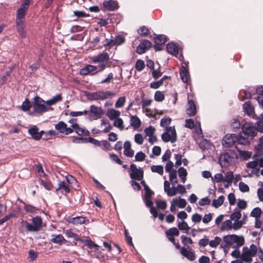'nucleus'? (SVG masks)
I'll list each match as a JSON object with an SVG mask.
<instances>
[{
    "instance_id": "f257e3e1",
    "label": "nucleus",
    "mask_w": 263,
    "mask_h": 263,
    "mask_svg": "<svg viewBox=\"0 0 263 263\" xmlns=\"http://www.w3.org/2000/svg\"><path fill=\"white\" fill-rule=\"evenodd\" d=\"M257 251V247L254 244H252L250 246V249L247 247H243L242 253L240 256V259L246 262L250 263L252 261V258L256 256Z\"/></svg>"
},
{
    "instance_id": "f03ea898",
    "label": "nucleus",
    "mask_w": 263,
    "mask_h": 263,
    "mask_svg": "<svg viewBox=\"0 0 263 263\" xmlns=\"http://www.w3.org/2000/svg\"><path fill=\"white\" fill-rule=\"evenodd\" d=\"M237 154L234 151L229 150L219 157V162L221 166H228L234 162Z\"/></svg>"
},
{
    "instance_id": "7ed1b4c3",
    "label": "nucleus",
    "mask_w": 263,
    "mask_h": 263,
    "mask_svg": "<svg viewBox=\"0 0 263 263\" xmlns=\"http://www.w3.org/2000/svg\"><path fill=\"white\" fill-rule=\"evenodd\" d=\"M46 101L38 96H36L33 99L32 107L35 113L42 115L47 112Z\"/></svg>"
},
{
    "instance_id": "20e7f679",
    "label": "nucleus",
    "mask_w": 263,
    "mask_h": 263,
    "mask_svg": "<svg viewBox=\"0 0 263 263\" xmlns=\"http://www.w3.org/2000/svg\"><path fill=\"white\" fill-rule=\"evenodd\" d=\"M31 0H24L16 12L15 22H25V17L27 14Z\"/></svg>"
},
{
    "instance_id": "39448f33",
    "label": "nucleus",
    "mask_w": 263,
    "mask_h": 263,
    "mask_svg": "<svg viewBox=\"0 0 263 263\" xmlns=\"http://www.w3.org/2000/svg\"><path fill=\"white\" fill-rule=\"evenodd\" d=\"M165 132L161 135V138L164 142L171 141L174 143L177 141V136L175 126L166 127Z\"/></svg>"
},
{
    "instance_id": "423d86ee",
    "label": "nucleus",
    "mask_w": 263,
    "mask_h": 263,
    "mask_svg": "<svg viewBox=\"0 0 263 263\" xmlns=\"http://www.w3.org/2000/svg\"><path fill=\"white\" fill-rule=\"evenodd\" d=\"M26 228L29 232L38 231L42 227V219L40 216H36L32 218V223L25 222Z\"/></svg>"
},
{
    "instance_id": "0eeeda50",
    "label": "nucleus",
    "mask_w": 263,
    "mask_h": 263,
    "mask_svg": "<svg viewBox=\"0 0 263 263\" xmlns=\"http://www.w3.org/2000/svg\"><path fill=\"white\" fill-rule=\"evenodd\" d=\"M131 173L130 177L133 180H141L143 178V171L141 168H138L135 164H132L130 166Z\"/></svg>"
},
{
    "instance_id": "6e6552de",
    "label": "nucleus",
    "mask_w": 263,
    "mask_h": 263,
    "mask_svg": "<svg viewBox=\"0 0 263 263\" xmlns=\"http://www.w3.org/2000/svg\"><path fill=\"white\" fill-rule=\"evenodd\" d=\"M237 135L235 134H227L223 138L222 143L223 146L230 147L237 142Z\"/></svg>"
},
{
    "instance_id": "1a4fd4ad",
    "label": "nucleus",
    "mask_w": 263,
    "mask_h": 263,
    "mask_svg": "<svg viewBox=\"0 0 263 263\" xmlns=\"http://www.w3.org/2000/svg\"><path fill=\"white\" fill-rule=\"evenodd\" d=\"M152 44L148 40H143L137 47L136 52L142 54L146 52L152 47Z\"/></svg>"
},
{
    "instance_id": "9d476101",
    "label": "nucleus",
    "mask_w": 263,
    "mask_h": 263,
    "mask_svg": "<svg viewBox=\"0 0 263 263\" xmlns=\"http://www.w3.org/2000/svg\"><path fill=\"white\" fill-rule=\"evenodd\" d=\"M242 134L245 136L249 137H255L257 135L256 129L255 127L252 126L250 123H245L241 127Z\"/></svg>"
},
{
    "instance_id": "9b49d317",
    "label": "nucleus",
    "mask_w": 263,
    "mask_h": 263,
    "mask_svg": "<svg viewBox=\"0 0 263 263\" xmlns=\"http://www.w3.org/2000/svg\"><path fill=\"white\" fill-rule=\"evenodd\" d=\"M55 128L59 133L68 135L73 133V129L68 127L67 125L64 121H60L55 125Z\"/></svg>"
},
{
    "instance_id": "f8f14e48",
    "label": "nucleus",
    "mask_w": 263,
    "mask_h": 263,
    "mask_svg": "<svg viewBox=\"0 0 263 263\" xmlns=\"http://www.w3.org/2000/svg\"><path fill=\"white\" fill-rule=\"evenodd\" d=\"M109 60V55L106 52L100 53L92 58V61L93 63H107Z\"/></svg>"
},
{
    "instance_id": "ddd939ff",
    "label": "nucleus",
    "mask_w": 263,
    "mask_h": 263,
    "mask_svg": "<svg viewBox=\"0 0 263 263\" xmlns=\"http://www.w3.org/2000/svg\"><path fill=\"white\" fill-rule=\"evenodd\" d=\"M28 133L34 140H39L42 138L44 132L43 130L39 132L38 127L34 125L29 128Z\"/></svg>"
},
{
    "instance_id": "4468645a",
    "label": "nucleus",
    "mask_w": 263,
    "mask_h": 263,
    "mask_svg": "<svg viewBox=\"0 0 263 263\" xmlns=\"http://www.w3.org/2000/svg\"><path fill=\"white\" fill-rule=\"evenodd\" d=\"M97 69V66L87 65L85 67L80 69V74L82 76H87L88 74L94 75L98 72V71H95Z\"/></svg>"
},
{
    "instance_id": "2eb2a0df",
    "label": "nucleus",
    "mask_w": 263,
    "mask_h": 263,
    "mask_svg": "<svg viewBox=\"0 0 263 263\" xmlns=\"http://www.w3.org/2000/svg\"><path fill=\"white\" fill-rule=\"evenodd\" d=\"M179 231L176 227L170 228L168 231L165 232V235L167 239L173 243H175V236L179 235Z\"/></svg>"
},
{
    "instance_id": "dca6fc26",
    "label": "nucleus",
    "mask_w": 263,
    "mask_h": 263,
    "mask_svg": "<svg viewBox=\"0 0 263 263\" xmlns=\"http://www.w3.org/2000/svg\"><path fill=\"white\" fill-rule=\"evenodd\" d=\"M68 222L74 225H79L87 224L89 223V220L85 217L77 216L75 217H69Z\"/></svg>"
},
{
    "instance_id": "f3484780",
    "label": "nucleus",
    "mask_w": 263,
    "mask_h": 263,
    "mask_svg": "<svg viewBox=\"0 0 263 263\" xmlns=\"http://www.w3.org/2000/svg\"><path fill=\"white\" fill-rule=\"evenodd\" d=\"M104 8L108 11H114L119 8L118 2L116 1L108 0L103 3Z\"/></svg>"
},
{
    "instance_id": "a211bd4d",
    "label": "nucleus",
    "mask_w": 263,
    "mask_h": 263,
    "mask_svg": "<svg viewBox=\"0 0 263 263\" xmlns=\"http://www.w3.org/2000/svg\"><path fill=\"white\" fill-rule=\"evenodd\" d=\"M189 248V246L187 248L182 247L180 250V253L189 260L193 261L196 258L195 254L194 251L188 250L187 249Z\"/></svg>"
},
{
    "instance_id": "6ab92c4d",
    "label": "nucleus",
    "mask_w": 263,
    "mask_h": 263,
    "mask_svg": "<svg viewBox=\"0 0 263 263\" xmlns=\"http://www.w3.org/2000/svg\"><path fill=\"white\" fill-rule=\"evenodd\" d=\"M15 24L17 31L21 37L25 38L26 37L25 22H15Z\"/></svg>"
},
{
    "instance_id": "aec40b11",
    "label": "nucleus",
    "mask_w": 263,
    "mask_h": 263,
    "mask_svg": "<svg viewBox=\"0 0 263 263\" xmlns=\"http://www.w3.org/2000/svg\"><path fill=\"white\" fill-rule=\"evenodd\" d=\"M90 112L95 116V119H99L104 114L103 109L101 107H98L94 105L90 106Z\"/></svg>"
},
{
    "instance_id": "412c9836",
    "label": "nucleus",
    "mask_w": 263,
    "mask_h": 263,
    "mask_svg": "<svg viewBox=\"0 0 263 263\" xmlns=\"http://www.w3.org/2000/svg\"><path fill=\"white\" fill-rule=\"evenodd\" d=\"M186 112L189 116H194L196 114V106L192 100H189L187 102V107Z\"/></svg>"
},
{
    "instance_id": "4be33fe9",
    "label": "nucleus",
    "mask_w": 263,
    "mask_h": 263,
    "mask_svg": "<svg viewBox=\"0 0 263 263\" xmlns=\"http://www.w3.org/2000/svg\"><path fill=\"white\" fill-rule=\"evenodd\" d=\"M116 15L114 14H108V16L106 18L104 19L102 18H98L99 22L98 25L100 27H105L109 23H114L113 19L115 18Z\"/></svg>"
},
{
    "instance_id": "5701e85b",
    "label": "nucleus",
    "mask_w": 263,
    "mask_h": 263,
    "mask_svg": "<svg viewBox=\"0 0 263 263\" xmlns=\"http://www.w3.org/2000/svg\"><path fill=\"white\" fill-rule=\"evenodd\" d=\"M180 76L184 83H187L190 79L188 69L184 66H182L180 70Z\"/></svg>"
},
{
    "instance_id": "b1692460",
    "label": "nucleus",
    "mask_w": 263,
    "mask_h": 263,
    "mask_svg": "<svg viewBox=\"0 0 263 263\" xmlns=\"http://www.w3.org/2000/svg\"><path fill=\"white\" fill-rule=\"evenodd\" d=\"M62 189L64 191L66 194L69 193L71 191L70 185L65 181H60L58 183V187L55 189V192L58 194Z\"/></svg>"
},
{
    "instance_id": "393cba45",
    "label": "nucleus",
    "mask_w": 263,
    "mask_h": 263,
    "mask_svg": "<svg viewBox=\"0 0 263 263\" xmlns=\"http://www.w3.org/2000/svg\"><path fill=\"white\" fill-rule=\"evenodd\" d=\"M243 109L245 112L249 116H252L253 118H255L256 115H254V109L250 101L245 103L243 104Z\"/></svg>"
},
{
    "instance_id": "a878e982",
    "label": "nucleus",
    "mask_w": 263,
    "mask_h": 263,
    "mask_svg": "<svg viewBox=\"0 0 263 263\" xmlns=\"http://www.w3.org/2000/svg\"><path fill=\"white\" fill-rule=\"evenodd\" d=\"M71 128L73 129V130H74L75 132L79 136H88L89 135V132L88 130L80 127L78 124H72L71 125Z\"/></svg>"
},
{
    "instance_id": "bb28decb",
    "label": "nucleus",
    "mask_w": 263,
    "mask_h": 263,
    "mask_svg": "<svg viewBox=\"0 0 263 263\" xmlns=\"http://www.w3.org/2000/svg\"><path fill=\"white\" fill-rule=\"evenodd\" d=\"M51 237L52 238L50 239V241L53 243L62 245L67 242V240L64 238L62 234H52Z\"/></svg>"
},
{
    "instance_id": "cd10ccee",
    "label": "nucleus",
    "mask_w": 263,
    "mask_h": 263,
    "mask_svg": "<svg viewBox=\"0 0 263 263\" xmlns=\"http://www.w3.org/2000/svg\"><path fill=\"white\" fill-rule=\"evenodd\" d=\"M166 49L167 52L173 55L178 54V47L177 45L174 43H169L166 45Z\"/></svg>"
},
{
    "instance_id": "c85d7f7f",
    "label": "nucleus",
    "mask_w": 263,
    "mask_h": 263,
    "mask_svg": "<svg viewBox=\"0 0 263 263\" xmlns=\"http://www.w3.org/2000/svg\"><path fill=\"white\" fill-rule=\"evenodd\" d=\"M237 139L236 142L239 144L246 145L249 143V137L247 136H245L242 133L237 135Z\"/></svg>"
},
{
    "instance_id": "c756f323",
    "label": "nucleus",
    "mask_w": 263,
    "mask_h": 263,
    "mask_svg": "<svg viewBox=\"0 0 263 263\" xmlns=\"http://www.w3.org/2000/svg\"><path fill=\"white\" fill-rule=\"evenodd\" d=\"M120 115V112L114 109H110L107 111L106 116L110 120H113L118 118Z\"/></svg>"
},
{
    "instance_id": "7c9ffc66",
    "label": "nucleus",
    "mask_w": 263,
    "mask_h": 263,
    "mask_svg": "<svg viewBox=\"0 0 263 263\" xmlns=\"http://www.w3.org/2000/svg\"><path fill=\"white\" fill-rule=\"evenodd\" d=\"M39 182L41 185L43 186L48 191H51L53 189V184L49 180H45L43 179L40 178L39 179Z\"/></svg>"
},
{
    "instance_id": "2f4dec72",
    "label": "nucleus",
    "mask_w": 263,
    "mask_h": 263,
    "mask_svg": "<svg viewBox=\"0 0 263 263\" xmlns=\"http://www.w3.org/2000/svg\"><path fill=\"white\" fill-rule=\"evenodd\" d=\"M62 96L61 94H57L54 96L52 98L46 101V104L47 105L51 106L57 102H60L62 100Z\"/></svg>"
},
{
    "instance_id": "473e14b6",
    "label": "nucleus",
    "mask_w": 263,
    "mask_h": 263,
    "mask_svg": "<svg viewBox=\"0 0 263 263\" xmlns=\"http://www.w3.org/2000/svg\"><path fill=\"white\" fill-rule=\"evenodd\" d=\"M130 125L134 128H138L141 126V122L137 116H132L130 117Z\"/></svg>"
},
{
    "instance_id": "72a5a7b5",
    "label": "nucleus",
    "mask_w": 263,
    "mask_h": 263,
    "mask_svg": "<svg viewBox=\"0 0 263 263\" xmlns=\"http://www.w3.org/2000/svg\"><path fill=\"white\" fill-rule=\"evenodd\" d=\"M64 233L69 238H73L75 240L80 241L81 239L79 237L78 234L74 233L71 229L66 230Z\"/></svg>"
},
{
    "instance_id": "f704fd0d",
    "label": "nucleus",
    "mask_w": 263,
    "mask_h": 263,
    "mask_svg": "<svg viewBox=\"0 0 263 263\" xmlns=\"http://www.w3.org/2000/svg\"><path fill=\"white\" fill-rule=\"evenodd\" d=\"M77 139L78 140H81L85 143L89 142V143H92L96 145H100V143L98 140H97L93 138H91V137H89V138L77 137Z\"/></svg>"
},
{
    "instance_id": "c9c22d12",
    "label": "nucleus",
    "mask_w": 263,
    "mask_h": 263,
    "mask_svg": "<svg viewBox=\"0 0 263 263\" xmlns=\"http://www.w3.org/2000/svg\"><path fill=\"white\" fill-rule=\"evenodd\" d=\"M224 199V197L221 195L219 196L217 199H214L212 204L214 207L218 208L223 204Z\"/></svg>"
},
{
    "instance_id": "e433bc0d",
    "label": "nucleus",
    "mask_w": 263,
    "mask_h": 263,
    "mask_svg": "<svg viewBox=\"0 0 263 263\" xmlns=\"http://www.w3.org/2000/svg\"><path fill=\"white\" fill-rule=\"evenodd\" d=\"M167 42V38L164 35H158L154 38V43L157 44L163 45Z\"/></svg>"
},
{
    "instance_id": "4c0bfd02",
    "label": "nucleus",
    "mask_w": 263,
    "mask_h": 263,
    "mask_svg": "<svg viewBox=\"0 0 263 263\" xmlns=\"http://www.w3.org/2000/svg\"><path fill=\"white\" fill-rule=\"evenodd\" d=\"M232 222L231 220H227L224 221L220 228V230L223 231L224 230H230L232 229Z\"/></svg>"
},
{
    "instance_id": "58836bf2",
    "label": "nucleus",
    "mask_w": 263,
    "mask_h": 263,
    "mask_svg": "<svg viewBox=\"0 0 263 263\" xmlns=\"http://www.w3.org/2000/svg\"><path fill=\"white\" fill-rule=\"evenodd\" d=\"M237 238V235H227L224 237L223 241L228 245H231L233 243H235V240L234 239Z\"/></svg>"
},
{
    "instance_id": "ea45409f",
    "label": "nucleus",
    "mask_w": 263,
    "mask_h": 263,
    "mask_svg": "<svg viewBox=\"0 0 263 263\" xmlns=\"http://www.w3.org/2000/svg\"><path fill=\"white\" fill-rule=\"evenodd\" d=\"M138 33L141 36H147L149 33V29L145 26H142L138 29Z\"/></svg>"
},
{
    "instance_id": "a19ab883",
    "label": "nucleus",
    "mask_w": 263,
    "mask_h": 263,
    "mask_svg": "<svg viewBox=\"0 0 263 263\" xmlns=\"http://www.w3.org/2000/svg\"><path fill=\"white\" fill-rule=\"evenodd\" d=\"M73 16L76 17V18L74 19V21H77L79 18L82 17H85L89 16L88 14H86L83 11H74L73 12Z\"/></svg>"
},
{
    "instance_id": "79ce46f5",
    "label": "nucleus",
    "mask_w": 263,
    "mask_h": 263,
    "mask_svg": "<svg viewBox=\"0 0 263 263\" xmlns=\"http://www.w3.org/2000/svg\"><path fill=\"white\" fill-rule=\"evenodd\" d=\"M236 148L239 152V154L242 159L247 160L251 158L252 155L251 152L240 150L237 147H236Z\"/></svg>"
},
{
    "instance_id": "37998d69",
    "label": "nucleus",
    "mask_w": 263,
    "mask_h": 263,
    "mask_svg": "<svg viewBox=\"0 0 263 263\" xmlns=\"http://www.w3.org/2000/svg\"><path fill=\"white\" fill-rule=\"evenodd\" d=\"M102 91H97L91 93L89 95L90 99L92 100H102Z\"/></svg>"
},
{
    "instance_id": "c03bdc74",
    "label": "nucleus",
    "mask_w": 263,
    "mask_h": 263,
    "mask_svg": "<svg viewBox=\"0 0 263 263\" xmlns=\"http://www.w3.org/2000/svg\"><path fill=\"white\" fill-rule=\"evenodd\" d=\"M165 99V96L162 91L157 90L154 95V100L157 102H162Z\"/></svg>"
},
{
    "instance_id": "a18cd8bd",
    "label": "nucleus",
    "mask_w": 263,
    "mask_h": 263,
    "mask_svg": "<svg viewBox=\"0 0 263 263\" xmlns=\"http://www.w3.org/2000/svg\"><path fill=\"white\" fill-rule=\"evenodd\" d=\"M32 104H31L29 99L26 98L22 103V109L24 111H27L29 110Z\"/></svg>"
},
{
    "instance_id": "49530a36",
    "label": "nucleus",
    "mask_w": 263,
    "mask_h": 263,
    "mask_svg": "<svg viewBox=\"0 0 263 263\" xmlns=\"http://www.w3.org/2000/svg\"><path fill=\"white\" fill-rule=\"evenodd\" d=\"M261 215V210L258 207L253 209L250 213V216L253 217H255L256 219L260 218Z\"/></svg>"
},
{
    "instance_id": "de8ad7c7",
    "label": "nucleus",
    "mask_w": 263,
    "mask_h": 263,
    "mask_svg": "<svg viewBox=\"0 0 263 263\" xmlns=\"http://www.w3.org/2000/svg\"><path fill=\"white\" fill-rule=\"evenodd\" d=\"M102 100L106 99H111L116 96V93L109 91H102Z\"/></svg>"
},
{
    "instance_id": "09e8293b",
    "label": "nucleus",
    "mask_w": 263,
    "mask_h": 263,
    "mask_svg": "<svg viewBox=\"0 0 263 263\" xmlns=\"http://www.w3.org/2000/svg\"><path fill=\"white\" fill-rule=\"evenodd\" d=\"M241 217V214L240 211L237 209H235L234 212L230 216L231 219L234 221L239 220Z\"/></svg>"
},
{
    "instance_id": "8fccbe9b",
    "label": "nucleus",
    "mask_w": 263,
    "mask_h": 263,
    "mask_svg": "<svg viewBox=\"0 0 263 263\" xmlns=\"http://www.w3.org/2000/svg\"><path fill=\"white\" fill-rule=\"evenodd\" d=\"M221 241V239L218 236L215 237L214 240L209 241V245L212 248H216Z\"/></svg>"
},
{
    "instance_id": "3c124183",
    "label": "nucleus",
    "mask_w": 263,
    "mask_h": 263,
    "mask_svg": "<svg viewBox=\"0 0 263 263\" xmlns=\"http://www.w3.org/2000/svg\"><path fill=\"white\" fill-rule=\"evenodd\" d=\"M125 41V37L121 35H118L117 36L115 40H113L114 42V46H118L120 45L123 43H124Z\"/></svg>"
},
{
    "instance_id": "603ef678",
    "label": "nucleus",
    "mask_w": 263,
    "mask_h": 263,
    "mask_svg": "<svg viewBox=\"0 0 263 263\" xmlns=\"http://www.w3.org/2000/svg\"><path fill=\"white\" fill-rule=\"evenodd\" d=\"M145 66L144 62L142 60L139 59L136 61L135 68L137 71H140L144 68Z\"/></svg>"
},
{
    "instance_id": "864d4df0",
    "label": "nucleus",
    "mask_w": 263,
    "mask_h": 263,
    "mask_svg": "<svg viewBox=\"0 0 263 263\" xmlns=\"http://www.w3.org/2000/svg\"><path fill=\"white\" fill-rule=\"evenodd\" d=\"M151 171L162 175L163 174V167L160 165H153L151 166Z\"/></svg>"
},
{
    "instance_id": "5fc2aeb1",
    "label": "nucleus",
    "mask_w": 263,
    "mask_h": 263,
    "mask_svg": "<svg viewBox=\"0 0 263 263\" xmlns=\"http://www.w3.org/2000/svg\"><path fill=\"white\" fill-rule=\"evenodd\" d=\"M170 180L172 184H176L178 183V179L177 178V173L175 170H173L172 172H170Z\"/></svg>"
},
{
    "instance_id": "6e6d98bb",
    "label": "nucleus",
    "mask_w": 263,
    "mask_h": 263,
    "mask_svg": "<svg viewBox=\"0 0 263 263\" xmlns=\"http://www.w3.org/2000/svg\"><path fill=\"white\" fill-rule=\"evenodd\" d=\"M35 167L40 177L45 178L47 176L41 163L37 164Z\"/></svg>"
},
{
    "instance_id": "4d7b16f0",
    "label": "nucleus",
    "mask_w": 263,
    "mask_h": 263,
    "mask_svg": "<svg viewBox=\"0 0 263 263\" xmlns=\"http://www.w3.org/2000/svg\"><path fill=\"white\" fill-rule=\"evenodd\" d=\"M171 121L172 119L168 117L163 118L160 121V126L166 128V127H168L167 125L170 124Z\"/></svg>"
},
{
    "instance_id": "13d9d810",
    "label": "nucleus",
    "mask_w": 263,
    "mask_h": 263,
    "mask_svg": "<svg viewBox=\"0 0 263 263\" xmlns=\"http://www.w3.org/2000/svg\"><path fill=\"white\" fill-rule=\"evenodd\" d=\"M82 242L84 243V244L87 246L89 249H92L93 247H98V245L95 243L91 240L90 239H86V240H80Z\"/></svg>"
},
{
    "instance_id": "bf43d9fd",
    "label": "nucleus",
    "mask_w": 263,
    "mask_h": 263,
    "mask_svg": "<svg viewBox=\"0 0 263 263\" xmlns=\"http://www.w3.org/2000/svg\"><path fill=\"white\" fill-rule=\"evenodd\" d=\"M24 209L27 212L33 213L38 210V209L34 206L29 204H26L25 203H24Z\"/></svg>"
},
{
    "instance_id": "052dcab7",
    "label": "nucleus",
    "mask_w": 263,
    "mask_h": 263,
    "mask_svg": "<svg viewBox=\"0 0 263 263\" xmlns=\"http://www.w3.org/2000/svg\"><path fill=\"white\" fill-rule=\"evenodd\" d=\"M233 173L232 171H229L225 174L224 178H223L224 182H227L228 183H231L233 179Z\"/></svg>"
},
{
    "instance_id": "680f3d73",
    "label": "nucleus",
    "mask_w": 263,
    "mask_h": 263,
    "mask_svg": "<svg viewBox=\"0 0 263 263\" xmlns=\"http://www.w3.org/2000/svg\"><path fill=\"white\" fill-rule=\"evenodd\" d=\"M240 96L241 98V99L245 100L247 99H250L252 97V94L249 91L245 90H241L240 91Z\"/></svg>"
},
{
    "instance_id": "e2e57ef3",
    "label": "nucleus",
    "mask_w": 263,
    "mask_h": 263,
    "mask_svg": "<svg viewBox=\"0 0 263 263\" xmlns=\"http://www.w3.org/2000/svg\"><path fill=\"white\" fill-rule=\"evenodd\" d=\"M125 103V97H120L116 102L115 107L116 108L122 107Z\"/></svg>"
},
{
    "instance_id": "0e129e2a",
    "label": "nucleus",
    "mask_w": 263,
    "mask_h": 263,
    "mask_svg": "<svg viewBox=\"0 0 263 263\" xmlns=\"http://www.w3.org/2000/svg\"><path fill=\"white\" fill-rule=\"evenodd\" d=\"M178 227L179 229L181 231H188L190 229L187 223L184 220L182 221V222L178 223Z\"/></svg>"
},
{
    "instance_id": "69168bd1",
    "label": "nucleus",
    "mask_w": 263,
    "mask_h": 263,
    "mask_svg": "<svg viewBox=\"0 0 263 263\" xmlns=\"http://www.w3.org/2000/svg\"><path fill=\"white\" fill-rule=\"evenodd\" d=\"M123 122L121 118H117L115 119L114 122V125L116 127L119 128L120 129H123Z\"/></svg>"
},
{
    "instance_id": "338daca9",
    "label": "nucleus",
    "mask_w": 263,
    "mask_h": 263,
    "mask_svg": "<svg viewBox=\"0 0 263 263\" xmlns=\"http://www.w3.org/2000/svg\"><path fill=\"white\" fill-rule=\"evenodd\" d=\"M157 207L161 210H165L167 207V203L165 200H158L156 202Z\"/></svg>"
},
{
    "instance_id": "774afa93",
    "label": "nucleus",
    "mask_w": 263,
    "mask_h": 263,
    "mask_svg": "<svg viewBox=\"0 0 263 263\" xmlns=\"http://www.w3.org/2000/svg\"><path fill=\"white\" fill-rule=\"evenodd\" d=\"M155 128L152 126H149L148 127L144 129V133L146 136L151 137L154 134Z\"/></svg>"
}]
</instances>
